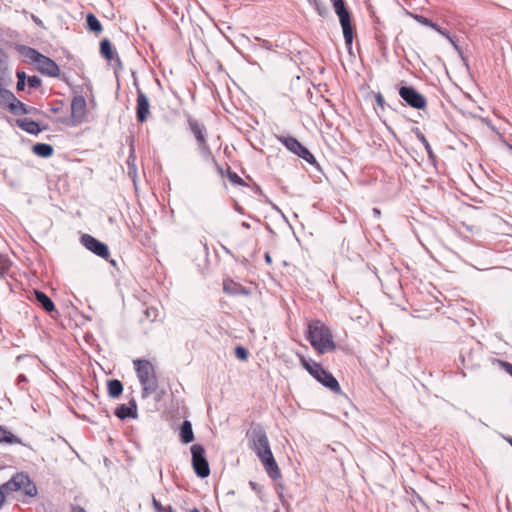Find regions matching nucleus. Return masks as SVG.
Segmentation results:
<instances>
[{
  "instance_id": "40",
  "label": "nucleus",
  "mask_w": 512,
  "mask_h": 512,
  "mask_svg": "<svg viewBox=\"0 0 512 512\" xmlns=\"http://www.w3.org/2000/svg\"><path fill=\"white\" fill-rule=\"evenodd\" d=\"M372 213H373L375 218H379L381 216V211L378 208H373L372 209Z\"/></svg>"
},
{
  "instance_id": "4",
  "label": "nucleus",
  "mask_w": 512,
  "mask_h": 512,
  "mask_svg": "<svg viewBox=\"0 0 512 512\" xmlns=\"http://www.w3.org/2000/svg\"><path fill=\"white\" fill-rule=\"evenodd\" d=\"M301 365L313 376L318 382L329 388L334 393L341 391L340 384L336 378L326 371L319 363L308 360L304 356H299Z\"/></svg>"
},
{
  "instance_id": "31",
  "label": "nucleus",
  "mask_w": 512,
  "mask_h": 512,
  "mask_svg": "<svg viewBox=\"0 0 512 512\" xmlns=\"http://www.w3.org/2000/svg\"><path fill=\"white\" fill-rule=\"evenodd\" d=\"M135 157L134 156H130L127 160V164L129 166V172L128 174L135 178L136 177V167H135Z\"/></svg>"
},
{
  "instance_id": "30",
  "label": "nucleus",
  "mask_w": 512,
  "mask_h": 512,
  "mask_svg": "<svg viewBox=\"0 0 512 512\" xmlns=\"http://www.w3.org/2000/svg\"><path fill=\"white\" fill-rule=\"evenodd\" d=\"M309 2L314 6L320 16H325L327 14V7L319 0H309Z\"/></svg>"
},
{
  "instance_id": "32",
  "label": "nucleus",
  "mask_w": 512,
  "mask_h": 512,
  "mask_svg": "<svg viewBox=\"0 0 512 512\" xmlns=\"http://www.w3.org/2000/svg\"><path fill=\"white\" fill-rule=\"evenodd\" d=\"M235 355L240 360H246L248 358V351L244 347L238 346L235 349Z\"/></svg>"
},
{
  "instance_id": "6",
  "label": "nucleus",
  "mask_w": 512,
  "mask_h": 512,
  "mask_svg": "<svg viewBox=\"0 0 512 512\" xmlns=\"http://www.w3.org/2000/svg\"><path fill=\"white\" fill-rule=\"evenodd\" d=\"M22 490L28 496H35L37 493L36 486L31 482L28 475L24 473H16L8 482L0 486V509L5 502V492H14Z\"/></svg>"
},
{
  "instance_id": "24",
  "label": "nucleus",
  "mask_w": 512,
  "mask_h": 512,
  "mask_svg": "<svg viewBox=\"0 0 512 512\" xmlns=\"http://www.w3.org/2000/svg\"><path fill=\"white\" fill-rule=\"evenodd\" d=\"M33 152L43 158H48L53 155L54 149L50 144L37 143L32 148Z\"/></svg>"
},
{
  "instance_id": "35",
  "label": "nucleus",
  "mask_w": 512,
  "mask_h": 512,
  "mask_svg": "<svg viewBox=\"0 0 512 512\" xmlns=\"http://www.w3.org/2000/svg\"><path fill=\"white\" fill-rule=\"evenodd\" d=\"M211 160L212 162L214 163L215 167H216V170L217 172L220 174L221 177H224V176H227V169H224L223 167H221L217 161L215 160L214 157H211Z\"/></svg>"
},
{
  "instance_id": "11",
  "label": "nucleus",
  "mask_w": 512,
  "mask_h": 512,
  "mask_svg": "<svg viewBox=\"0 0 512 512\" xmlns=\"http://www.w3.org/2000/svg\"><path fill=\"white\" fill-rule=\"evenodd\" d=\"M81 244L86 248L88 249L89 251H91L92 253H94L95 255L103 258V259H108L109 256H110V252H109V249L107 247L106 244L100 242L99 240H97L95 237L89 235V234H83L81 236Z\"/></svg>"
},
{
  "instance_id": "2",
  "label": "nucleus",
  "mask_w": 512,
  "mask_h": 512,
  "mask_svg": "<svg viewBox=\"0 0 512 512\" xmlns=\"http://www.w3.org/2000/svg\"><path fill=\"white\" fill-rule=\"evenodd\" d=\"M306 338L318 354L333 352L336 349L331 330L320 320L308 323Z\"/></svg>"
},
{
  "instance_id": "15",
  "label": "nucleus",
  "mask_w": 512,
  "mask_h": 512,
  "mask_svg": "<svg viewBox=\"0 0 512 512\" xmlns=\"http://www.w3.org/2000/svg\"><path fill=\"white\" fill-rule=\"evenodd\" d=\"M223 291L229 295H247L248 291L241 284L236 283L232 279L223 281Z\"/></svg>"
},
{
  "instance_id": "16",
  "label": "nucleus",
  "mask_w": 512,
  "mask_h": 512,
  "mask_svg": "<svg viewBox=\"0 0 512 512\" xmlns=\"http://www.w3.org/2000/svg\"><path fill=\"white\" fill-rule=\"evenodd\" d=\"M100 53L108 61L115 60L117 62H120L119 56L114 51L112 44L108 39H103L100 42Z\"/></svg>"
},
{
  "instance_id": "17",
  "label": "nucleus",
  "mask_w": 512,
  "mask_h": 512,
  "mask_svg": "<svg viewBox=\"0 0 512 512\" xmlns=\"http://www.w3.org/2000/svg\"><path fill=\"white\" fill-rule=\"evenodd\" d=\"M277 140L282 143L290 152L297 155L302 148V144L292 136H277Z\"/></svg>"
},
{
  "instance_id": "38",
  "label": "nucleus",
  "mask_w": 512,
  "mask_h": 512,
  "mask_svg": "<svg viewBox=\"0 0 512 512\" xmlns=\"http://www.w3.org/2000/svg\"><path fill=\"white\" fill-rule=\"evenodd\" d=\"M25 82L26 81H23V80H18L17 81V85H16V88L18 91H23L24 88H25Z\"/></svg>"
},
{
  "instance_id": "10",
  "label": "nucleus",
  "mask_w": 512,
  "mask_h": 512,
  "mask_svg": "<svg viewBox=\"0 0 512 512\" xmlns=\"http://www.w3.org/2000/svg\"><path fill=\"white\" fill-rule=\"evenodd\" d=\"M401 98L415 109H424L427 105L426 98L417 92L413 87H401L399 89Z\"/></svg>"
},
{
  "instance_id": "3",
  "label": "nucleus",
  "mask_w": 512,
  "mask_h": 512,
  "mask_svg": "<svg viewBox=\"0 0 512 512\" xmlns=\"http://www.w3.org/2000/svg\"><path fill=\"white\" fill-rule=\"evenodd\" d=\"M21 54L32 64L36 65L37 70L49 77H59V66L49 57L39 53L37 50L30 47H23Z\"/></svg>"
},
{
  "instance_id": "45",
  "label": "nucleus",
  "mask_w": 512,
  "mask_h": 512,
  "mask_svg": "<svg viewBox=\"0 0 512 512\" xmlns=\"http://www.w3.org/2000/svg\"><path fill=\"white\" fill-rule=\"evenodd\" d=\"M51 111H52L53 113H57V112L59 111V108H54V107H52V108H51Z\"/></svg>"
},
{
  "instance_id": "42",
  "label": "nucleus",
  "mask_w": 512,
  "mask_h": 512,
  "mask_svg": "<svg viewBox=\"0 0 512 512\" xmlns=\"http://www.w3.org/2000/svg\"><path fill=\"white\" fill-rule=\"evenodd\" d=\"M421 23L427 25V26H430L431 27V24H433L429 19L427 18H424V17H421Z\"/></svg>"
},
{
  "instance_id": "39",
  "label": "nucleus",
  "mask_w": 512,
  "mask_h": 512,
  "mask_svg": "<svg viewBox=\"0 0 512 512\" xmlns=\"http://www.w3.org/2000/svg\"><path fill=\"white\" fill-rule=\"evenodd\" d=\"M17 79L18 80L26 81L27 80L26 73L24 71H18L17 72Z\"/></svg>"
},
{
  "instance_id": "44",
  "label": "nucleus",
  "mask_w": 512,
  "mask_h": 512,
  "mask_svg": "<svg viewBox=\"0 0 512 512\" xmlns=\"http://www.w3.org/2000/svg\"><path fill=\"white\" fill-rule=\"evenodd\" d=\"M187 512H200V510L195 507L193 509L188 510Z\"/></svg>"
},
{
  "instance_id": "34",
  "label": "nucleus",
  "mask_w": 512,
  "mask_h": 512,
  "mask_svg": "<svg viewBox=\"0 0 512 512\" xmlns=\"http://www.w3.org/2000/svg\"><path fill=\"white\" fill-rule=\"evenodd\" d=\"M496 363L512 376V364L503 360H496Z\"/></svg>"
},
{
  "instance_id": "37",
  "label": "nucleus",
  "mask_w": 512,
  "mask_h": 512,
  "mask_svg": "<svg viewBox=\"0 0 512 512\" xmlns=\"http://www.w3.org/2000/svg\"><path fill=\"white\" fill-rule=\"evenodd\" d=\"M431 28H433L434 30H436L438 33H440L441 35L445 36V37H449L448 36V33L446 30H443L441 27H439L437 24H431Z\"/></svg>"
},
{
  "instance_id": "26",
  "label": "nucleus",
  "mask_w": 512,
  "mask_h": 512,
  "mask_svg": "<svg viewBox=\"0 0 512 512\" xmlns=\"http://www.w3.org/2000/svg\"><path fill=\"white\" fill-rule=\"evenodd\" d=\"M297 156L304 159L309 164L314 165L317 163L313 154L305 146H302V148L299 150V153H297Z\"/></svg>"
},
{
  "instance_id": "1",
  "label": "nucleus",
  "mask_w": 512,
  "mask_h": 512,
  "mask_svg": "<svg viewBox=\"0 0 512 512\" xmlns=\"http://www.w3.org/2000/svg\"><path fill=\"white\" fill-rule=\"evenodd\" d=\"M246 437L249 440L251 449L260 459L265 471L272 479H279L281 471L270 448L269 439L260 424L252 423L247 431Z\"/></svg>"
},
{
  "instance_id": "29",
  "label": "nucleus",
  "mask_w": 512,
  "mask_h": 512,
  "mask_svg": "<svg viewBox=\"0 0 512 512\" xmlns=\"http://www.w3.org/2000/svg\"><path fill=\"white\" fill-rule=\"evenodd\" d=\"M227 177L234 185H242L244 183L243 179L236 172L231 171L230 167H227Z\"/></svg>"
},
{
  "instance_id": "28",
  "label": "nucleus",
  "mask_w": 512,
  "mask_h": 512,
  "mask_svg": "<svg viewBox=\"0 0 512 512\" xmlns=\"http://www.w3.org/2000/svg\"><path fill=\"white\" fill-rule=\"evenodd\" d=\"M152 505L156 512H176L171 505L163 506L156 498L152 499Z\"/></svg>"
},
{
  "instance_id": "19",
  "label": "nucleus",
  "mask_w": 512,
  "mask_h": 512,
  "mask_svg": "<svg viewBox=\"0 0 512 512\" xmlns=\"http://www.w3.org/2000/svg\"><path fill=\"white\" fill-rule=\"evenodd\" d=\"M17 124L21 129L30 134H38L41 132L39 124L29 118L19 119L17 120Z\"/></svg>"
},
{
  "instance_id": "23",
  "label": "nucleus",
  "mask_w": 512,
  "mask_h": 512,
  "mask_svg": "<svg viewBox=\"0 0 512 512\" xmlns=\"http://www.w3.org/2000/svg\"><path fill=\"white\" fill-rule=\"evenodd\" d=\"M107 389L111 398H118L123 392V385L118 379H112L107 382Z\"/></svg>"
},
{
  "instance_id": "8",
  "label": "nucleus",
  "mask_w": 512,
  "mask_h": 512,
  "mask_svg": "<svg viewBox=\"0 0 512 512\" xmlns=\"http://www.w3.org/2000/svg\"><path fill=\"white\" fill-rule=\"evenodd\" d=\"M192 466L195 474L200 478H206L210 475L209 463L205 457V449L200 444H194L191 447Z\"/></svg>"
},
{
  "instance_id": "33",
  "label": "nucleus",
  "mask_w": 512,
  "mask_h": 512,
  "mask_svg": "<svg viewBox=\"0 0 512 512\" xmlns=\"http://www.w3.org/2000/svg\"><path fill=\"white\" fill-rule=\"evenodd\" d=\"M27 83L31 88H39L41 86V79L37 76H29Z\"/></svg>"
},
{
  "instance_id": "46",
  "label": "nucleus",
  "mask_w": 512,
  "mask_h": 512,
  "mask_svg": "<svg viewBox=\"0 0 512 512\" xmlns=\"http://www.w3.org/2000/svg\"><path fill=\"white\" fill-rule=\"evenodd\" d=\"M509 442H510V444H511V446H512V438L509 440Z\"/></svg>"
},
{
  "instance_id": "13",
  "label": "nucleus",
  "mask_w": 512,
  "mask_h": 512,
  "mask_svg": "<svg viewBox=\"0 0 512 512\" xmlns=\"http://www.w3.org/2000/svg\"><path fill=\"white\" fill-rule=\"evenodd\" d=\"M150 115V104L148 97L141 90H137V99H136V119L140 123H144L147 121Z\"/></svg>"
},
{
  "instance_id": "22",
  "label": "nucleus",
  "mask_w": 512,
  "mask_h": 512,
  "mask_svg": "<svg viewBox=\"0 0 512 512\" xmlns=\"http://www.w3.org/2000/svg\"><path fill=\"white\" fill-rule=\"evenodd\" d=\"M86 24L89 31L95 35H99L103 31L102 24L93 13H88L86 16Z\"/></svg>"
},
{
  "instance_id": "7",
  "label": "nucleus",
  "mask_w": 512,
  "mask_h": 512,
  "mask_svg": "<svg viewBox=\"0 0 512 512\" xmlns=\"http://www.w3.org/2000/svg\"><path fill=\"white\" fill-rule=\"evenodd\" d=\"M335 13L339 17V21L343 30L345 43L351 47L353 43L354 28L351 23V15L345 6L344 0H331Z\"/></svg>"
},
{
  "instance_id": "21",
  "label": "nucleus",
  "mask_w": 512,
  "mask_h": 512,
  "mask_svg": "<svg viewBox=\"0 0 512 512\" xmlns=\"http://www.w3.org/2000/svg\"><path fill=\"white\" fill-rule=\"evenodd\" d=\"M181 441L185 444L191 443L194 440V433L190 421L185 420L180 429Z\"/></svg>"
},
{
  "instance_id": "18",
  "label": "nucleus",
  "mask_w": 512,
  "mask_h": 512,
  "mask_svg": "<svg viewBox=\"0 0 512 512\" xmlns=\"http://www.w3.org/2000/svg\"><path fill=\"white\" fill-rule=\"evenodd\" d=\"M0 443L4 444H23L22 440L14 435L11 431L0 425Z\"/></svg>"
},
{
  "instance_id": "9",
  "label": "nucleus",
  "mask_w": 512,
  "mask_h": 512,
  "mask_svg": "<svg viewBox=\"0 0 512 512\" xmlns=\"http://www.w3.org/2000/svg\"><path fill=\"white\" fill-rule=\"evenodd\" d=\"M188 126L190 128V131L194 135L199 150L208 156H211V150L207 143V129L204 124L200 123L198 120L189 117L188 120Z\"/></svg>"
},
{
  "instance_id": "20",
  "label": "nucleus",
  "mask_w": 512,
  "mask_h": 512,
  "mask_svg": "<svg viewBox=\"0 0 512 512\" xmlns=\"http://www.w3.org/2000/svg\"><path fill=\"white\" fill-rule=\"evenodd\" d=\"M35 298L42 308L47 312L55 311L53 301L42 291H35Z\"/></svg>"
},
{
  "instance_id": "14",
  "label": "nucleus",
  "mask_w": 512,
  "mask_h": 512,
  "mask_svg": "<svg viewBox=\"0 0 512 512\" xmlns=\"http://www.w3.org/2000/svg\"><path fill=\"white\" fill-rule=\"evenodd\" d=\"M115 415L123 420L125 418H137V405L135 401H131L130 405L121 404L115 409Z\"/></svg>"
},
{
  "instance_id": "27",
  "label": "nucleus",
  "mask_w": 512,
  "mask_h": 512,
  "mask_svg": "<svg viewBox=\"0 0 512 512\" xmlns=\"http://www.w3.org/2000/svg\"><path fill=\"white\" fill-rule=\"evenodd\" d=\"M11 261L8 256L0 254V274L3 276L10 270Z\"/></svg>"
},
{
  "instance_id": "12",
  "label": "nucleus",
  "mask_w": 512,
  "mask_h": 512,
  "mask_svg": "<svg viewBox=\"0 0 512 512\" xmlns=\"http://www.w3.org/2000/svg\"><path fill=\"white\" fill-rule=\"evenodd\" d=\"M86 100L82 95L75 96L71 101V120L72 124L81 123L86 116Z\"/></svg>"
},
{
  "instance_id": "5",
  "label": "nucleus",
  "mask_w": 512,
  "mask_h": 512,
  "mask_svg": "<svg viewBox=\"0 0 512 512\" xmlns=\"http://www.w3.org/2000/svg\"><path fill=\"white\" fill-rule=\"evenodd\" d=\"M137 377L142 385L143 393L149 395L157 390L158 382L155 369L152 363L144 359H136L133 361Z\"/></svg>"
},
{
  "instance_id": "25",
  "label": "nucleus",
  "mask_w": 512,
  "mask_h": 512,
  "mask_svg": "<svg viewBox=\"0 0 512 512\" xmlns=\"http://www.w3.org/2000/svg\"><path fill=\"white\" fill-rule=\"evenodd\" d=\"M8 55L7 53L0 48V86H2L3 78L8 70Z\"/></svg>"
},
{
  "instance_id": "36",
  "label": "nucleus",
  "mask_w": 512,
  "mask_h": 512,
  "mask_svg": "<svg viewBox=\"0 0 512 512\" xmlns=\"http://www.w3.org/2000/svg\"><path fill=\"white\" fill-rule=\"evenodd\" d=\"M419 140L422 142V144L424 145L426 151L431 154L432 153V149H431V146L428 142V140L425 138V136L423 134H420L419 136Z\"/></svg>"
},
{
  "instance_id": "41",
  "label": "nucleus",
  "mask_w": 512,
  "mask_h": 512,
  "mask_svg": "<svg viewBox=\"0 0 512 512\" xmlns=\"http://www.w3.org/2000/svg\"><path fill=\"white\" fill-rule=\"evenodd\" d=\"M71 512H86L84 508L80 506H73Z\"/></svg>"
},
{
  "instance_id": "43",
  "label": "nucleus",
  "mask_w": 512,
  "mask_h": 512,
  "mask_svg": "<svg viewBox=\"0 0 512 512\" xmlns=\"http://www.w3.org/2000/svg\"><path fill=\"white\" fill-rule=\"evenodd\" d=\"M265 261L267 262V264L271 265L272 264V257L270 256L269 253H265Z\"/></svg>"
}]
</instances>
